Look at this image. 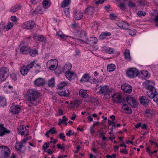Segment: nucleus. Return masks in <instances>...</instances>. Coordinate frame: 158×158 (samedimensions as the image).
Listing matches in <instances>:
<instances>
[{
    "mask_svg": "<svg viewBox=\"0 0 158 158\" xmlns=\"http://www.w3.org/2000/svg\"><path fill=\"white\" fill-rule=\"evenodd\" d=\"M27 100L30 103L35 105L39 102L37 101L38 97L40 96V93L35 89H30L27 91Z\"/></svg>",
    "mask_w": 158,
    "mask_h": 158,
    "instance_id": "obj_1",
    "label": "nucleus"
},
{
    "mask_svg": "<svg viewBox=\"0 0 158 158\" xmlns=\"http://www.w3.org/2000/svg\"><path fill=\"white\" fill-rule=\"evenodd\" d=\"M10 153V150L7 147L4 146L0 147V157L1 158H8Z\"/></svg>",
    "mask_w": 158,
    "mask_h": 158,
    "instance_id": "obj_2",
    "label": "nucleus"
},
{
    "mask_svg": "<svg viewBox=\"0 0 158 158\" xmlns=\"http://www.w3.org/2000/svg\"><path fill=\"white\" fill-rule=\"evenodd\" d=\"M99 87H99H98L96 89V90L97 91V93L99 94L110 95V93L111 91L109 90V88L106 85H100Z\"/></svg>",
    "mask_w": 158,
    "mask_h": 158,
    "instance_id": "obj_3",
    "label": "nucleus"
},
{
    "mask_svg": "<svg viewBox=\"0 0 158 158\" xmlns=\"http://www.w3.org/2000/svg\"><path fill=\"white\" fill-rule=\"evenodd\" d=\"M8 71L9 69L6 67H3L0 69V81H4L6 80Z\"/></svg>",
    "mask_w": 158,
    "mask_h": 158,
    "instance_id": "obj_4",
    "label": "nucleus"
},
{
    "mask_svg": "<svg viewBox=\"0 0 158 158\" xmlns=\"http://www.w3.org/2000/svg\"><path fill=\"white\" fill-rule=\"evenodd\" d=\"M127 75L130 78H133L139 74L138 70L135 68H131L126 72Z\"/></svg>",
    "mask_w": 158,
    "mask_h": 158,
    "instance_id": "obj_5",
    "label": "nucleus"
},
{
    "mask_svg": "<svg viewBox=\"0 0 158 158\" xmlns=\"http://www.w3.org/2000/svg\"><path fill=\"white\" fill-rule=\"evenodd\" d=\"M113 101L117 103H124L125 102V98H122L119 94H114L112 96Z\"/></svg>",
    "mask_w": 158,
    "mask_h": 158,
    "instance_id": "obj_6",
    "label": "nucleus"
},
{
    "mask_svg": "<svg viewBox=\"0 0 158 158\" xmlns=\"http://www.w3.org/2000/svg\"><path fill=\"white\" fill-rule=\"evenodd\" d=\"M35 26V23L32 20L25 22L22 25V27L23 28L28 29H32Z\"/></svg>",
    "mask_w": 158,
    "mask_h": 158,
    "instance_id": "obj_7",
    "label": "nucleus"
},
{
    "mask_svg": "<svg viewBox=\"0 0 158 158\" xmlns=\"http://www.w3.org/2000/svg\"><path fill=\"white\" fill-rule=\"evenodd\" d=\"M147 89L148 90L147 92V95L150 98H153L157 96V93L154 87H152L151 88Z\"/></svg>",
    "mask_w": 158,
    "mask_h": 158,
    "instance_id": "obj_8",
    "label": "nucleus"
},
{
    "mask_svg": "<svg viewBox=\"0 0 158 158\" xmlns=\"http://www.w3.org/2000/svg\"><path fill=\"white\" fill-rule=\"evenodd\" d=\"M71 67L72 65H71L70 66L69 68L67 65L65 67V68L66 69L68 67V68L67 69L68 70L65 72V76L69 80H71L73 79V77H74L75 75L74 72H70L69 70L71 69Z\"/></svg>",
    "mask_w": 158,
    "mask_h": 158,
    "instance_id": "obj_9",
    "label": "nucleus"
},
{
    "mask_svg": "<svg viewBox=\"0 0 158 158\" xmlns=\"http://www.w3.org/2000/svg\"><path fill=\"white\" fill-rule=\"evenodd\" d=\"M122 89L123 91L127 93H130L132 91V87L128 84H124L122 85L121 86Z\"/></svg>",
    "mask_w": 158,
    "mask_h": 158,
    "instance_id": "obj_10",
    "label": "nucleus"
},
{
    "mask_svg": "<svg viewBox=\"0 0 158 158\" xmlns=\"http://www.w3.org/2000/svg\"><path fill=\"white\" fill-rule=\"evenodd\" d=\"M126 100L127 103L132 107H134L137 105V102L132 97L127 96L126 98Z\"/></svg>",
    "mask_w": 158,
    "mask_h": 158,
    "instance_id": "obj_11",
    "label": "nucleus"
},
{
    "mask_svg": "<svg viewBox=\"0 0 158 158\" xmlns=\"http://www.w3.org/2000/svg\"><path fill=\"white\" fill-rule=\"evenodd\" d=\"M143 85L146 89H149L154 87L153 86L154 85V82L152 81L147 80L143 83Z\"/></svg>",
    "mask_w": 158,
    "mask_h": 158,
    "instance_id": "obj_12",
    "label": "nucleus"
},
{
    "mask_svg": "<svg viewBox=\"0 0 158 158\" xmlns=\"http://www.w3.org/2000/svg\"><path fill=\"white\" fill-rule=\"evenodd\" d=\"M97 38L95 37H92L86 39V43L88 44H96L97 43Z\"/></svg>",
    "mask_w": 158,
    "mask_h": 158,
    "instance_id": "obj_13",
    "label": "nucleus"
},
{
    "mask_svg": "<svg viewBox=\"0 0 158 158\" xmlns=\"http://www.w3.org/2000/svg\"><path fill=\"white\" fill-rule=\"evenodd\" d=\"M10 131L3 127V124H0V136H2L6 133H9Z\"/></svg>",
    "mask_w": 158,
    "mask_h": 158,
    "instance_id": "obj_14",
    "label": "nucleus"
},
{
    "mask_svg": "<svg viewBox=\"0 0 158 158\" xmlns=\"http://www.w3.org/2000/svg\"><path fill=\"white\" fill-rule=\"evenodd\" d=\"M45 82V80L43 78H39L34 81V84L36 86H40L44 85Z\"/></svg>",
    "mask_w": 158,
    "mask_h": 158,
    "instance_id": "obj_15",
    "label": "nucleus"
},
{
    "mask_svg": "<svg viewBox=\"0 0 158 158\" xmlns=\"http://www.w3.org/2000/svg\"><path fill=\"white\" fill-rule=\"evenodd\" d=\"M139 100L141 104L145 106L148 105L149 103V100L145 96H142L139 97Z\"/></svg>",
    "mask_w": 158,
    "mask_h": 158,
    "instance_id": "obj_16",
    "label": "nucleus"
},
{
    "mask_svg": "<svg viewBox=\"0 0 158 158\" xmlns=\"http://www.w3.org/2000/svg\"><path fill=\"white\" fill-rule=\"evenodd\" d=\"M117 25L120 28L123 29H128V27L129 26V24L124 22L120 21L117 23Z\"/></svg>",
    "mask_w": 158,
    "mask_h": 158,
    "instance_id": "obj_17",
    "label": "nucleus"
},
{
    "mask_svg": "<svg viewBox=\"0 0 158 158\" xmlns=\"http://www.w3.org/2000/svg\"><path fill=\"white\" fill-rule=\"evenodd\" d=\"M10 112L13 114H17L20 111L21 108L19 106H13L11 107Z\"/></svg>",
    "mask_w": 158,
    "mask_h": 158,
    "instance_id": "obj_18",
    "label": "nucleus"
},
{
    "mask_svg": "<svg viewBox=\"0 0 158 158\" xmlns=\"http://www.w3.org/2000/svg\"><path fill=\"white\" fill-rule=\"evenodd\" d=\"M26 130L25 127L23 125L19 126L18 128V133L21 134L22 135H28L27 132L26 134H25V132Z\"/></svg>",
    "mask_w": 158,
    "mask_h": 158,
    "instance_id": "obj_19",
    "label": "nucleus"
},
{
    "mask_svg": "<svg viewBox=\"0 0 158 158\" xmlns=\"http://www.w3.org/2000/svg\"><path fill=\"white\" fill-rule=\"evenodd\" d=\"M56 35L63 40H66L69 37L67 35L64 34L61 31H58L56 33Z\"/></svg>",
    "mask_w": 158,
    "mask_h": 158,
    "instance_id": "obj_20",
    "label": "nucleus"
},
{
    "mask_svg": "<svg viewBox=\"0 0 158 158\" xmlns=\"http://www.w3.org/2000/svg\"><path fill=\"white\" fill-rule=\"evenodd\" d=\"M30 50V48L26 46H23L21 48L20 51L22 54H26L28 53Z\"/></svg>",
    "mask_w": 158,
    "mask_h": 158,
    "instance_id": "obj_21",
    "label": "nucleus"
},
{
    "mask_svg": "<svg viewBox=\"0 0 158 158\" xmlns=\"http://www.w3.org/2000/svg\"><path fill=\"white\" fill-rule=\"evenodd\" d=\"M58 94L60 96H69V90L66 89H62V91L58 92Z\"/></svg>",
    "mask_w": 158,
    "mask_h": 158,
    "instance_id": "obj_22",
    "label": "nucleus"
},
{
    "mask_svg": "<svg viewBox=\"0 0 158 158\" xmlns=\"http://www.w3.org/2000/svg\"><path fill=\"white\" fill-rule=\"evenodd\" d=\"M94 8L92 6H89L86 8L85 10V14L87 15H92L94 11Z\"/></svg>",
    "mask_w": 158,
    "mask_h": 158,
    "instance_id": "obj_23",
    "label": "nucleus"
},
{
    "mask_svg": "<svg viewBox=\"0 0 158 158\" xmlns=\"http://www.w3.org/2000/svg\"><path fill=\"white\" fill-rule=\"evenodd\" d=\"M140 75H141V77L143 79H145L146 78L148 77V73L147 71H141Z\"/></svg>",
    "mask_w": 158,
    "mask_h": 158,
    "instance_id": "obj_24",
    "label": "nucleus"
},
{
    "mask_svg": "<svg viewBox=\"0 0 158 158\" xmlns=\"http://www.w3.org/2000/svg\"><path fill=\"white\" fill-rule=\"evenodd\" d=\"M90 79V77L89 76V74H85L83 75L80 81L89 82Z\"/></svg>",
    "mask_w": 158,
    "mask_h": 158,
    "instance_id": "obj_25",
    "label": "nucleus"
},
{
    "mask_svg": "<svg viewBox=\"0 0 158 158\" xmlns=\"http://www.w3.org/2000/svg\"><path fill=\"white\" fill-rule=\"evenodd\" d=\"M122 108L125 110L127 111L126 113L127 114H131L132 113V110L131 109H129L127 104H124Z\"/></svg>",
    "mask_w": 158,
    "mask_h": 158,
    "instance_id": "obj_26",
    "label": "nucleus"
},
{
    "mask_svg": "<svg viewBox=\"0 0 158 158\" xmlns=\"http://www.w3.org/2000/svg\"><path fill=\"white\" fill-rule=\"evenodd\" d=\"M28 71L26 66H24L21 68L20 69V73L23 75L25 76L27 74Z\"/></svg>",
    "mask_w": 158,
    "mask_h": 158,
    "instance_id": "obj_27",
    "label": "nucleus"
},
{
    "mask_svg": "<svg viewBox=\"0 0 158 158\" xmlns=\"http://www.w3.org/2000/svg\"><path fill=\"white\" fill-rule=\"evenodd\" d=\"M83 13L81 12H76L75 13V19L77 20L81 19L83 17Z\"/></svg>",
    "mask_w": 158,
    "mask_h": 158,
    "instance_id": "obj_28",
    "label": "nucleus"
},
{
    "mask_svg": "<svg viewBox=\"0 0 158 158\" xmlns=\"http://www.w3.org/2000/svg\"><path fill=\"white\" fill-rule=\"evenodd\" d=\"M111 35V33L108 32H102L100 35L99 39L100 40L104 39L106 36H110Z\"/></svg>",
    "mask_w": 158,
    "mask_h": 158,
    "instance_id": "obj_29",
    "label": "nucleus"
},
{
    "mask_svg": "<svg viewBox=\"0 0 158 158\" xmlns=\"http://www.w3.org/2000/svg\"><path fill=\"white\" fill-rule=\"evenodd\" d=\"M28 53L30 56L34 57L36 54H38V51L35 49H33L29 50Z\"/></svg>",
    "mask_w": 158,
    "mask_h": 158,
    "instance_id": "obj_30",
    "label": "nucleus"
},
{
    "mask_svg": "<svg viewBox=\"0 0 158 158\" xmlns=\"http://www.w3.org/2000/svg\"><path fill=\"white\" fill-rule=\"evenodd\" d=\"M23 146L22 142L17 143L15 145V148L17 151L21 152V150Z\"/></svg>",
    "mask_w": 158,
    "mask_h": 158,
    "instance_id": "obj_31",
    "label": "nucleus"
},
{
    "mask_svg": "<svg viewBox=\"0 0 158 158\" xmlns=\"http://www.w3.org/2000/svg\"><path fill=\"white\" fill-rule=\"evenodd\" d=\"M6 100L3 97H0V106H5L6 105Z\"/></svg>",
    "mask_w": 158,
    "mask_h": 158,
    "instance_id": "obj_32",
    "label": "nucleus"
},
{
    "mask_svg": "<svg viewBox=\"0 0 158 158\" xmlns=\"http://www.w3.org/2000/svg\"><path fill=\"white\" fill-rule=\"evenodd\" d=\"M20 8L21 6L20 5H16L11 8L10 11L13 13L15 12Z\"/></svg>",
    "mask_w": 158,
    "mask_h": 158,
    "instance_id": "obj_33",
    "label": "nucleus"
},
{
    "mask_svg": "<svg viewBox=\"0 0 158 158\" xmlns=\"http://www.w3.org/2000/svg\"><path fill=\"white\" fill-rule=\"evenodd\" d=\"M70 2V1L69 0H64L61 4V7L63 8L67 6L69 4Z\"/></svg>",
    "mask_w": 158,
    "mask_h": 158,
    "instance_id": "obj_34",
    "label": "nucleus"
},
{
    "mask_svg": "<svg viewBox=\"0 0 158 158\" xmlns=\"http://www.w3.org/2000/svg\"><path fill=\"white\" fill-rule=\"evenodd\" d=\"M115 66L113 64H111L108 65L107 67V69L109 72L113 71L114 70Z\"/></svg>",
    "mask_w": 158,
    "mask_h": 158,
    "instance_id": "obj_35",
    "label": "nucleus"
},
{
    "mask_svg": "<svg viewBox=\"0 0 158 158\" xmlns=\"http://www.w3.org/2000/svg\"><path fill=\"white\" fill-rule=\"evenodd\" d=\"M79 94L81 97L85 98L87 94L85 90L81 89L79 91Z\"/></svg>",
    "mask_w": 158,
    "mask_h": 158,
    "instance_id": "obj_36",
    "label": "nucleus"
},
{
    "mask_svg": "<svg viewBox=\"0 0 158 158\" xmlns=\"http://www.w3.org/2000/svg\"><path fill=\"white\" fill-rule=\"evenodd\" d=\"M68 83L65 82H63L60 83L58 86V88L59 89H63L65 86L67 85Z\"/></svg>",
    "mask_w": 158,
    "mask_h": 158,
    "instance_id": "obj_37",
    "label": "nucleus"
},
{
    "mask_svg": "<svg viewBox=\"0 0 158 158\" xmlns=\"http://www.w3.org/2000/svg\"><path fill=\"white\" fill-rule=\"evenodd\" d=\"M35 39H37L38 41H44L45 40V38L42 35H39L37 36H35Z\"/></svg>",
    "mask_w": 158,
    "mask_h": 158,
    "instance_id": "obj_38",
    "label": "nucleus"
},
{
    "mask_svg": "<svg viewBox=\"0 0 158 158\" xmlns=\"http://www.w3.org/2000/svg\"><path fill=\"white\" fill-rule=\"evenodd\" d=\"M80 37L81 39H85L86 37V33L84 30H82L80 33Z\"/></svg>",
    "mask_w": 158,
    "mask_h": 158,
    "instance_id": "obj_39",
    "label": "nucleus"
},
{
    "mask_svg": "<svg viewBox=\"0 0 158 158\" xmlns=\"http://www.w3.org/2000/svg\"><path fill=\"white\" fill-rule=\"evenodd\" d=\"M128 5L130 8H134L136 6L135 4L131 0L128 1Z\"/></svg>",
    "mask_w": 158,
    "mask_h": 158,
    "instance_id": "obj_40",
    "label": "nucleus"
},
{
    "mask_svg": "<svg viewBox=\"0 0 158 158\" xmlns=\"http://www.w3.org/2000/svg\"><path fill=\"white\" fill-rule=\"evenodd\" d=\"M54 85V81L53 78H52L49 80L48 85L50 87H53Z\"/></svg>",
    "mask_w": 158,
    "mask_h": 158,
    "instance_id": "obj_41",
    "label": "nucleus"
},
{
    "mask_svg": "<svg viewBox=\"0 0 158 158\" xmlns=\"http://www.w3.org/2000/svg\"><path fill=\"white\" fill-rule=\"evenodd\" d=\"M125 58L127 59H129L130 58L129 51L126 50L125 51L124 53Z\"/></svg>",
    "mask_w": 158,
    "mask_h": 158,
    "instance_id": "obj_42",
    "label": "nucleus"
},
{
    "mask_svg": "<svg viewBox=\"0 0 158 158\" xmlns=\"http://www.w3.org/2000/svg\"><path fill=\"white\" fill-rule=\"evenodd\" d=\"M120 9L123 11L125 10L126 7L124 3H121L119 6Z\"/></svg>",
    "mask_w": 158,
    "mask_h": 158,
    "instance_id": "obj_43",
    "label": "nucleus"
},
{
    "mask_svg": "<svg viewBox=\"0 0 158 158\" xmlns=\"http://www.w3.org/2000/svg\"><path fill=\"white\" fill-rule=\"evenodd\" d=\"M35 64V62L34 61H33L31 62L30 64L27 65L26 67L27 68V69L28 70L33 68V66Z\"/></svg>",
    "mask_w": 158,
    "mask_h": 158,
    "instance_id": "obj_44",
    "label": "nucleus"
},
{
    "mask_svg": "<svg viewBox=\"0 0 158 158\" xmlns=\"http://www.w3.org/2000/svg\"><path fill=\"white\" fill-rule=\"evenodd\" d=\"M146 13V12L143 11H139L138 12L137 14L139 16H144Z\"/></svg>",
    "mask_w": 158,
    "mask_h": 158,
    "instance_id": "obj_45",
    "label": "nucleus"
},
{
    "mask_svg": "<svg viewBox=\"0 0 158 158\" xmlns=\"http://www.w3.org/2000/svg\"><path fill=\"white\" fill-rule=\"evenodd\" d=\"M13 27V24H11V23L7 25L6 27V28H4L3 30H4L5 31H7L11 29Z\"/></svg>",
    "mask_w": 158,
    "mask_h": 158,
    "instance_id": "obj_46",
    "label": "nucleus"
},
{
    "mask_svg": "<svg viewBox=\"0 0 158 158\" xmlns=\"http://www.w3.org/2000/svg\"><path fill=\"white\" fill-rule=\"evenodd\" d=\"M139 3L142 6H147L148 4V2L145 1H139Z\"/></svg>",
    "mask_w": 158,
    "mask_h": 158,
    "instance_id": "obj_47",
    "label": "nucleus"
},
{
    "mask_svg": "<svg viewBox=\"0 0 158 158\" xmlns=\"http://www.w3.org/2000/svg\"><path fill=\"white\" fill-rule=\"evenodd\" d=\"M49 143H45L42 146V148L43 150H45L46 149L48 148L49 147Z\"/></svg>",
    "mask_w": 158,
    "mask_h": 158,
    "instance_id": "obj_48",
    "label": "nucleus"
},
{
    "mask_svg": "<svg viewBox=\"0 0 158 158\" xmlns=\"http://www.w3.org/2000/svg\"><path fill=\"white\" fill-rule=\"evenodd\" d=\"M128 30H129V34L130 35H134L136 33V31L135 29H133V30H129L128 28Z\"/></svg>",
    "mask_w": 158,
    "mask_h": 158,
    "instance_id": "obj_49",
    "label": "nucleus"
},
{
    "mask_svg": "<svg viewBox=\"0 0 158 158\" xmlns=\"http://www.w3.org/2000/svg\"><path fill=\"white\" fill-rule=\"evenodd\" d=\"M59 137L60 139H62L63 141H65V139H64L65 136L64 135V133H60Z\"/></svg>",
    "mask_w": 158,
    "mask_h": 158,
    "instance_id": "obj_50",
    "label": "nucleus"
},
{
    "mask_svg": "<svg viewBox=\"0 0 158 158\" xmlns=\"http://www.w3.org/2000/svg\"><path fill=\"white\" fill-rule=\"evenodd\" d=\"M55 128L54 127H53L48 131L49 133H51L52 134H53L56 133V131L55 130Z\"/></svg>",
    "mask_w": 158,
    "mask_h": 158,
    "instance_id": "obj_51",
    "label": "nucleus"
},
{
    "mask_svg": "<svg viewBox=\"0 0 158 158\" xmlns=\"http://www.w3.org/2000/svg\"><path fill=\"white\" fill-rule=\"evenodd\" d=\"M58 148L60 149H63V150H64L65 149V147L61 146L60 144L58 143L57 145Z\"/></svg>",
    "mask_w": 158,
    "mask_h": 158,
    "instance_id": "obj_52",
    "label": "nucleus"
},
{
    "mask_svg": "<svg viewBox=\"0 0 158 158\" xmlns=\"http://www.w3.org/2000/svg\"><path fill=\"white\" fill-rule=\"evenodd\" d=\"M57 67L55 65L51 64L50 67H49V69L52 70H54L56 69Z\"/></svg>",
    "mask_w": 158,
    "mask_h": 158,
    "instance_id": "obj_53",
    "label": "nucleus"
},
{
    "mask_svg": "<svg viewBox=\"0 0 158 158\" xmlns=\"http://www.w3.org/2000/svg\"><path fill=\"white\" fill-rule=\"evenodd\" d=\"M106 52L108 53L111 54L113 52V49L111 48H108L106 49Z\"/></svg>",
    "mask_w": 158,
    "mask_h": 158,
    "instance_id": "obj_54",
    "label": "nucleus"
},
{
    "mask_svg": "<svg viewBox=\"0 0 158 158\" xmlns=\"http://www.w3.org/2000/svg\"><path fill=\"white\" fill-rule=\"evenodd\" d=\"M116 16L114 14H110L109 15L110 18L111 19H115Z\"/></svg>",
    "mask_w": 158,
    "mask_h": 158,
    "instance_id": "obj_55",
    "label": "nucleus"
},
{
    "mask_svg": "<svg viewBox=\"0 0 158 158\" xmlns=\"http://www.w3.org/2000/svg\"><path fill=\"white\" fill-rule=\"evenodd\" d=\"M32 3L34 4H37L41 1V0H30Z\"/></svg>",
    "mask_w": 158,
    "mask_h": 158,
    "instance_id": "obj_56",
    "label": "nucleus"
},
{
    "mask_svg": "<svg viewBox=\"0 0 158 158\" xmlns=\"http://www.w3.org/2000/svg\"><path fill=\"white\" fill-rule=\"evenodd\" d=\"M64 13L66 15H69L70 13V10L69 8L65 9L64 10Z\"/></svg>",
    "mask_w": 158,
    "mask_h": 158,
    "instance_id": "obj_57",
    "label": "nucleus"
},
{
    "mask_svg": "<svg viewBox=\"0 0 158 158\" xmlns=\"http://www.w3.org/2000/svg\"><path fill=\"white\" fill-rule=\"evenodd\" d=\"M48 4V0H44L43 2V5L44 6H46Z\"/></svg>",
    "mask_w": 158,
    "mask_h": 158,
    "instance_id": "obj_58",
    "label": "nucleus"
},
{
    "mask_svg": "<svg viewBox=\"0 0 158 158\" xmlns=\"http://www.w3.org/2000/svg\"><path fill=\"white\" fill-rule=\"evenodd\" d=\"M120 152L124 154H127L128 153L127 150L125 148L123 149V150H121Z\"/></svg>",
    "mask_w": 158,
    "mask_h": 158,
    "instance_id": "obj_59",
    "label": "nucleus"
},
{
    "mask_svg": "<svg viewBox=\"0 0 158 158\" xmlns=\"http://www.w3.org/2000/svg\"><path fill=\"white\" fill-rule=\"evenodd\" d=\"M44 151L46 152L49 155H52L53 153V152L50 149H48L47 151L44 150Z\"/></svg>",
    "mask_w": 158,
    "mask_h": 158,
    "instance_id": "obj_60",
    "label": "nucleus"
},
{
    "mask_svg": "<svg viewBox=\"0 0 158 158\" xmlns=\"http://www.w3.org/2000/svg\"><path fill=\"white\" fill-rule=\"evenodd\" d=\"M90 131L91 134H93L95 132V131L94 130V129L92 126L90 128Z\"/></svg>",
    "mask_w": 158,
    "mask_h": 158,
    "instance_id": "obj_61",
    "label": "nucleus"
},
{
    "mask_svg": "<svg viewBox=\"0 0 158 158\" xmlns=\"http://www.w3.org/2000/svg\"><path fill=\"white\" fill-rule=\"evenodd\" d=\"M100 129H101V130L99 131V133H100V135L101 136H103L104 135H105V133L103 131H102L103 128H100Z\"/></svg>",
    "mask_w": 158,
    "mask_h": 158,
    "instance_id": "obj_62",
    "label": "nucleus"
},
{
    "mask_svg": "<svg viewBox=\"0 0 158 158\" xmlns=\"http://www.w3.org/2000/svg\"><path fill=\"white\" fill-rule=\"evenodd\" d=\"M11 20L13 22L16 21V18L15 16H12L10 18Z\"/></svg>",
    "mask_w": 158,
    "mask_h": 158,
    "instance_id": "obj_63",
    "label": "nucleus"
},
{
    "mask_svg": "<svg viewBox=\"0 0 158 158\" xmlns=\"http://www.w3.org/2000/svg\"><path fill=\"white\" fill-rule=\"evenodd\" d=\"M153 98L154 101L156 102L158 105V96L157 95L156 97H155Z\"/></svg>",
    "mask_w": 158,
    "mask_h": 158,
    "instance_id": "obj_64",
    "label": "nucleus"
}]
</instances>
